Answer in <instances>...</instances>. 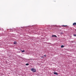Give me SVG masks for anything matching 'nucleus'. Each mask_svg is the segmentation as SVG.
Wrapping results in <instances>:
<instances>
[{
  "label": "nucleus",
  "instance_id": "nucleus-1",
  "mask_svg": "<svg viewBox=\"0 0 76 76\" xmlns=\"http://www.w3.org/2000/svg\"><path fill=\"white\" fill-rule=\"evenodd\" d=\"M31 70L33 72H36V69L34 68H32L31 69Z\"/></svg>",
  "mask_w": 76,
  "mask_h": 76
},
{
  "label": "nucleus",
  "instance_id": "nucleus-2",
  "mask_svg": "<svg viewBox=\"0 0 76 76\" xmlns=\"http://www.w3.org/2000/svg\"><path fill=\"white\" fill-rule=\"evenodd\" d=\"M73 26H75V25H76V23H74L73 24Z\"/></svg>",
  "mask_w": 76,
  "mask_h": 76
},
{
  "label": "nucleus",
  "instance_id": "nucleus-3",
  "mask_svg": "<svg viewBox=\"0 0 76 76\" xmlns=\"http://www.w3.org/2000/svg\"><path fill=\"white\" fill-rule=\"evenodd\" d=\"M54 74L56 75H58V73H57V72H54Z\"/></svg>",
  "mask_w": 76,
  "mask_h": 76
},
{
  "label": "nucleus",
  "instance_id": "nucleus-4",
  "mask_svg": "<svg viewBox=\"0 0 76 76\" xmlns=\"http://www.w3.org/2000/svg\"><path fill=\"white\" fill-rule=\"evenodd\" d=\"M52 37H56V38H57V36H56V35H52Z\"/></svg>",
  "mask_w": 76,
  "mask_h": 76
},
{
  "label": "nucleus",
  "instance_id": "nucleus-5",
  "mask_svg": "<svg viewBox=\"0 0 76 76\" xmlns=\"http://www.w3.org/2000/svg\"><path fill=\"white\" fill-rule=\"evenodd\" d=\"M64 47V46H63V45H61V48H63Z\"/></svg>",
  "mask_w": 76,
  "mask_h": 76
},
{
  "label": "nucleus",
  "instance_id": "nucleus-6",
  "mask_svg": "<svg viewBox=\"0 0 76 76\" xmlns=\"http://www.w3.org/2000/svg\"><path fill=\"white\" fill-rule=\"evenodd\" d=\"M21 52L22 53H24L25 52V50H21Z\"/></svg>",
  "mask_w": 76,
  "mask_h": 76
},
{
  "label": "nucleus",
  "instance_id": "nucleus-7",
  "mask_svg": "<svg viewBox=\"0 0 76 76\" xmlns=\"http://www.w3.org/2000/svg\"><path fill=\"white\" fill-rule=\"evenodd\" d=\"M14 44H17V43L16 42H14Z\"/></svg>",
  "mask_w": 76,
  "mask_h": 76
},
{
  "label": "nucleus",
  "instance_id": "nucleus-8",
  "mask_svg": "<svg viewBox=\"0 0 76 76\" xmlns=\"http://www.w3.org/2000/svg\"><path fill=\"white\" fill-rule=\"evenodd\" d=\"M26 66H28V65H29V64H26Z\"/></svg>",
  "mask_w": 76,
  "mask_h": 76
},
{
  "label": "nucleus",
  "instance_id": "nucleus-9",
  "mask_svg": "<svg viewBox=\"0 0 76 76\" xmlns=\"http://www.w3.org/2000/svg\"><path fill=\"white\" fill-rule=\"evenodd\" d=\"M62 26H64L65 27L66 26H67L63 25Z\"/></svg>",
  "mask_w": 76,
  "mask_h": 76
},
{
  "label": "nucleus",
  "instance_id": "nucleus-10",
  "mask_svg": "<svg viewBox=\"0 0 76 76\" xmlns=\"http://www.w3.org/2000/svg\"><path fill=\"white\" fill-rule=\"evenodd\" d=\"M61 35H62V34H63V32H61Z\"/></svg>",
  "mask_w": 76,
  "mask_h": 76
},
{
  "label": "nucleus",
  "instance_id": "nucleus-11",
  "mask_svg": "<svg viewBox=\"0 0 76 76\" xmlns=\"http://www.w3.org/2000/svg\"><path fill=\"white\" fill-rule=\"evenodd\" d=\"M73 35L74 37H76V34H74Z\"/></svg>",
  "mask_w": 76,
  "mask_h": 76
},
{
  "label": "nucleus",
  "instance_id": "nucleus-12",
  "mask_svg": "<svg viewBox=\"0 0 76 76\" xmlns=\"http://www.w3.org/2000/svg\"><path fill=\"white\" fill-rule=\"evenodd\" d=\"M44 56H45V57H46V55H44Z\"/></svg>",
  "mask_w": 76,
  "mask_h": 76
},
{
  "label": "nucleus",
  "instance_id": "nucleus-13",
  "mask_svg": "<svg viewBox=\"0 0 76 76\" xmlns=\"http://www.w3.org/2000/svg\"><path fill=\"white\" fill-rule=\"evenodd\" d=\"M44 57V56L42 57V58H43Z\"/></svg>",
  "mask_w": 76,
  "mask_h": 76
}]
</instances>
